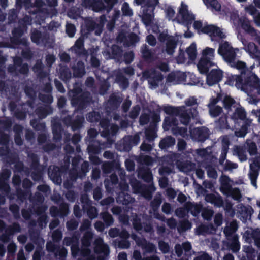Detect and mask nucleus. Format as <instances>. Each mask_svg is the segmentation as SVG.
Here are the masks:
<instances>
[{
  "label": "nucleus",
  "mask_w": 260,
  "mask_h": 260,
  "mask_svg": "<svg viewBox=\"0 0 260 260\" xmlns=\"http://www.w3.org/2000/svg\"><path fill=\"white\" fill-rule=\"evenodd\" d=\"M176 116L179 117L181 123L186 126L188 125L191 119L190 114L184 107H180Z\"/></svg>",
  "instance_id": "6ab92c4d"
},
{
  "label": "nucleus",
  "mask_w": 260,
  "mask_h": 260,
  "mask_svg": "<svg viewBox=\"0 0 260 260\" xmlns=\"http://www.w3.org/2000/svg\"><path fill=\"white\" fill-rule=\"evenodd\" d=\"M140 141V138L138 134H135L134 136L128 135L125 137L123 142V149L125 151H129L132 147L139 144Z\"/></svg>",
  "instance_id": "9d476101"
},
{
  "label": "nucleus",
  "mask_w": 260,
  "mask_h": 260,
  "mask_svg": "<svg viewBox=\"0 0 260 260\" xmlns=\"http://www.w3.org/2000/svg\"><path fill=\"white\" fill-rule=\"evenodd\" d=\"M101 115L99 112L93 111L88 113L86 116V119L90 122H98L100 121Z\"/></svg>",
  "instance_id": "de8ad7c7"
},
{
  "label": "nucleus",
  "mask_w": 260,
  "mask_h": 260,
  "mask_svg": "<svg viewBox=\"0 0 260 260\" xmlns=\"http://www.w3.org/2000/svg\"><path fill=\"white\" fill-rule=\"evenodd\" d=\"M100 126L103 129L102 135L104 136H108L110 135V121L107 118H101L99 121Z\"/></svg>",
  "instance_id": "4c0bfd02"
},
{
  "label": "nucleus",
  "mask_w": 260,
  "mask_h": 260,
  "mask_svg": "<svg viewBox=\"0 0 260 260\" xmlns=\"http://www.w3.org/2000/svg\"><path fill=\"white\" fill-rule=\"evenodd\" d=\"M214 52V49L208 47L203 50L202 57L197 64L198 70L201 74H207L209 69L215 65L213 62Z\"/></svg>",
  "instance_id": "f03ea898"
},
{
  "label": "nucleus",
  "mask_w": 260,
  "mask_h": 260,
  "mask_svg": "<svg viewBox=\"0 0 260 260\" xmlns=\"http://www.w3.org/2000/svg\"><path fill=\"white\" fill-rule=\"evenodd\" d=\"M241 76V73H240L239 75H232L228 78L225 83L230 86H233L235 85L237 88L240 89V87H239V85L238 84V80L239 77Z\"/></svg>",
  "instance_id": "5fc2aeb1"
},
{
  "label": "nucleus",
  "mask_w": 260,
  "mask_h": 260,
  "mask_svg": "<svg viewBox=\"0 0 260 260\" xmlns=\"http://www.w3.org/2000/svg\"><path fill=\"white\" fill-rule=\"evenodd\" d=\"M53 139L56 141H59L62 139V128L61 124L59 122L53 123L52 127Z\"/></svg>",
  "instance_id": "b1692460"
},
{
  "label": "nucleus",
  "mask_w": 260,
  "mask_h": 260,
  "mask_svg": "<svg viewBox=\"0 0 260 260\" xmlns=\"http://www.w3.org/2000/svg\"><path fill=\"white\" fill-rule=\"evenodd\" d=\"M239 21L242 28L246 32L252 36H256L257 35V30L251 26L250 22L247 18L246 17L240 18Z\"/></svg>",
  "instance_id": "dca6fc26"
},
{
  "label": "nucleus",
  "mask_w": 260,
  "mask_h": 260,
  "mask_svg": "<svg viewBox=\"0 0 260 260\" xmlns=\"http://www.w3.org/2000/svg\"><path fill=\"white\" fill-rule=\"evenodd\" d=\"M18 11L15 9L10 10L8 13V20L9 23H13L16 22L18 18Z\"/></svg>",
  "instance_id": "0e129e2a"
},
{
  "label": "nucleus",
  "mask_w": 260,
  "mask_h": 260,
  "mask_svg": "<svg viewBox=\"0 0 260 260\" xmlns=\"http://www.w3.org/2000/svg\"><path fill=\"white\" fill-rule=\"evenodd\" d=\"M205 74L207 75L206 83L210 86L218 83L223 76V73L220 69H212L209 73Z\"/></svg>",
  "instance_id": "6e6552de"
},
{
  "label": "nucleus",
  "mask_w": 260,
  "mask_h": 260,
  "mask_svg": "<svg viewBox=\"0 0 260 260\" xmlns=\"http://www.w3.org/2000/svg\"><path fill=\"white\" fill-rule=\"evenodd\" d=\"M152 127H149L146 129L145 134V137L149 141H153L156 137V129Z\"/></svg>",
  "instance_id": "6e6d98bb"
},
{
  "label": "nucleus",
  "mask_w": 260,
  "mask_h": 260,
  "mask_svg": "<svg viewBox=\"0 0 260 260\" xmlns=\"http://www.w3.org/2000/svg\"><path fill=\"white\" fill-rule=\"evenodd\" d=\"M178 121L176 118L172 116L166 117L163 122L162 127L164 131H169L173 126H177Z\"/></svg>",
  "instance_id": "bb28decb"
},
{
  "label": "nucleus",
  "mask_w": 260,
  "mask_h": 260,
  "mask_svg": "<svg viewBox=\"0 0 260 260\" xmlns=\"http://www.w3.org/2000/svg\"><path fill=\"white\" fill-rule=\"evenodd\" d=\"M123 61L126 64H129L134 59L135 54L133 51L126 52L122 55Z\"/></svg>",
  "instance_id": "338daca9"
},
{
  "label": "nucleus",
  "mask_w": 260,
  "mask_h": 260,
  "mask_svg": "<svg viewBox=\"0 0 260 260\" xmlns=\"http://www.w3.org/2000/svg\"><path fill=\"white\" fill-rule=\"evenodd\" d=\"M92 100L90 93L88 91H84L80 95L72 98L71 102L73 106L77 111H82L86 109Z\"/></svg>",
  "instance_id": "7ed1b4c3"
},
{
  "label": "nucleus",
  "mask_w": 260,
  "mask_h": 260,
  "mask_svg": "<svg viewBox=\"0 0 260 260\" xmlns=\"http://www.w3.org/2000/svg\"><path fill=\"white\" fill-rule=\"evenodd\" d=\"M253 213V209L250 206H243V207L241 208L240 214L244 218L247 219L251 218Z\"/></svg>",
  "instance_id": "8fccbe9b"
},
{
  "label": "nucleus",
  "mask_w": 260,
  "mask_h": 260,
  "mask_svg": "<svg viewBox=\"0 0 260 260\" xmlns=\"http://www.w3.org/2000/svg\"><path fill=\"white\" fill-rule=\"evenodd\" d=\"M153 11L154 9L147 7L144 8L142 21L145 26H149L152 23L154 17Z\"/></svg>",
  "instance_id": "2eb2a0df"
},
{
  "label": "nucleus",
  "mask_w": 260,
  "mask_h": 260,
  "mask_svg": "<svg viewBox=\"0 0 260 260\" xmlns=\"http://www.w3.org/2000/svg\"><path fill=\"white\" fill-rule=\"evenodd\" d=\"M243 251L245 252V255L248 260H255L256 253L255 249L251 245H244L243 246Z\"/></svg>",
  "instance_id": "72a5a7b5"
},
{
  "label": "nucleus",
  "mask_w": 260,
  "mask_h": 260,
  "mask_svg": "<svg viewBox=\"0 0 260 260\" xmlns=\"http://www.w3.org/2000/svg\"><path fill=\"white\" fill-rule=\"evenodd\" d=\"M122 102V99L116 95L112 94L110 95L108 103L110 107L113 109H117Z\"/></svg>",
  "instance_id": "cd10ccee"
},
{
  "label": "nucleus",
  "mask_w": 260,
  "mask_h": 260,
  "mask_svg": "<svg viewBox=\"0 0 260 260\" xmlns=\"http://www.w3.org/2000/svg\"><path fill=\"white\" fill-rule=\"evenodd\" d=\"M123 50L121 47L113 44L111 47V58L120 62L122 60Z\"/></svg>",
  "instance_id": "4be33fe9"
},
{
  "label": "nucleus",
  "mask_w": 260,
  "mask_h": 260,
  "mask_svg": "<svg viewBox=\"0 0 260 260\" xmlns=\"http://www.w3.org/2000/svg\"><path fill=\"white\" fill-rule=\"evenodd\" d=\"M222 56L225 61L234 68L238 70L245 67V62L241 60H236V53L233 48L224 53Z\"/></svg>",
  "instance_id": "0eeeda50"
},
{
  "label": "nucleus",
  "mask_w": 260,
  "mask_h": 260,
  "mask_svg": "<svg viewBox=\"0 0 260 260\" xmlns=\"http://www.w3.org/2000/svg\"><path fill=\"white\" fill-rule=\"evenodd\" d=\"M60 77L64 82H69L72 77V73L70 69L67 67L60 71Z\"/></svg>",
  "instance_id": "09e8293b"
},
{
  "label": "nucleus",
  "mask_w": 260,
  "mask_h": 260,
  "mask_svg": "<svg viewBox=\"0 0 260 260\" xmlns=\"http://www.w3.org/2000/svg\"><path fill=\"white\" fill-rule=\"evenodd\" d=\"M203 1L207 6H210L216 11H220L221 5L217 0H203Z\"/></svg>",
  "instance_id": "3c124183"
},
{
  "label": "nucleus",
  "mask_w": 260,
  "mask_h": 260,
  "mask_svg": "<svg viewBox=\"0 0 260 260\" xmlns=\"http://www.w3.org/2000/svg\"><path fill=\"white\" fill-rule=\"evenodd\" d=\"M21 230V226L18 222H14L10 225H6V229H4L5 232L10 236L16 233L20 232Z\"/></svg>",
  "instance_id": "c9c22d12"
},
{
  "label": "nucleus",
  "mask_w": 260,
  "mask_h": 260,
  "mask_svg": "<svg viewBox=\"0 0 260 260\" xmlns=\"http://www.w3.org/2000/svg\"><path fill=\"white\" fill-rule=\"evenodd\" d=\"M180 107H174L172 106H165L163 108V110L165 113H166L168 115L176 116L177 114L179 113V109Z\"/></svg>",
  "instance_id": "864d4df0"
},
{
  "label": "nucleus",
  "mask_w": 260,
  "mask_h": 260,
  "mask_svg": "<svg viewBox=\"0 0 260 260\" xmlns=\"http://www.w3.org/2000/svg\"><path fill=\"white\" fill-rule=\"evenodd\" d=\"M84 120L83 116L77 115L75 119L73 120L71 125L72 129L73 131H76L80 129L83 125Z\"/></svg>",
  "instance_id": "58836bf2"
},
{
  "label": "nucleus",
  "mask_w": 260,
  "mask_h": 260,
  "mask_svg": "<svg viewBox=\"0 0 260 260\" xmlns=\"http://www.w3.org/2000/svg\"><path fill=\"white\" fill-rule=\"evenodd\" d=\"M179 13L182 16V20L187 24H191L195 19L194 15L189 13L187 5L183 2L181 3V8L179 9Z\"/></svg>",
  "instance_id": "f8f14e48"
},
{
  "label": "nucleus",
  "mask_w": 260,
  "mask_h": 260,
  "mask_svg": "<svg viewBox=\"0 0 260 260\" xmlns=\"http://www.w3.org/2000/svg\"><path fill=\"white\" fill-rule=\"evenodd\" d=\"M238 70L241 76L238 80L240 89L246 93L255 89L260 83L258 76L247 67L246 63L245 67Z\"/></svg>",
  "instance_id": "f257e3e1"
},
{
  "label": "nucleus",
  "mask_w": 260,
  "mask_h": 260,
  "mask_svg": "<svg viewBox=\"0 0 260 260\" xmlns=\"http://www.w3.org/2000/svg\"><path fill=\"white\" fill-rule=\"evenodd\" d=\"M236 103L234 99L230 96L226 95L223 100L224 108L228 111L231 110L232 106Z\"/></svg>",
  "instance_id": "052dcab7"
},
{
  "label": "nucleus",
  "mask_w": 260,
  "mask_h": 260,
  "mask_svg": "<svg viewBox=\"0 0 260 260\" xmlns=\"http://www.w3.org/2000/svg\"><path fill=\"white\" fill-rule=\"evenodd\" d=\"M209 114L212 117H217L222 112V108L218 105H209Z\"/></svg>",
  "instance_id": "c03bdc74"
},
{
  "label": "nucleus",
  "mask_w": 260,
  "mask_h": 260,
  "mask_svg": "<svg viewBox=\"0 0 260 260\" xmlns=\"http://www.w3.org/2000/svg\"><path fill=\"white\" fill-rule=\"evenodd\" d=\"M118 167V164L115 161L104 162L102 165V169L105 173H111Z\"/></svg>",
  "instance_id": "473e14b6"
},
{
  "label": "nucleus",
  "mask_w": 260,
  "mask_h": 260,
  "mask_svg": "<svg viewBox=\"0 0 260 260\" xmlns=\"http://www.w3.org/2000/svg\"><path fill=\"white\" fill-rule=\"evenodd\" d=\"M117 202L123 205H128L134 201V199L128 193H122L119 194L117 199Z\"/></svg>",
  "instance_id": "7c9ffc66"
},
{
  "label": "nucleus",
  "mask_w": 260,
  "mask_h": 260,
  "mask_svg": "<svg viewBox=\"0 0 260 260\" xmlns=\"http://www.w3.org/2000/svg\"><path fill=\"white\" fill-rule=\"evenodd\" d=\"M140 52L141 53L142 58L145 61L151 62L153 60L154 52L146 44H143L141 46Z\"/></svg>",
  "instance_id": "a211bd4d"
},
{
  "label": "nucleus",
  "mask_w": 260,
  "mask_h": 260,
  "mask_svg": "<svg viewBox=\"0 0 260 260\" xmlns=\"http://www.w3.org/2000/svg\"><path fill=\"white\" fill-rule=\"evenodd\" d=\"M230 178L226 175H222L221 177L220 191L223 193L225 191H228L231 188V185L229 183Z\"/></svg>",
  "instance_id": "79ce46f5"
},
{
  "label": "nucleus",
  "mask_w": 260,
  "mask_h": 260,
  "mask_svg": "<svg viewBox=\"0 0 260 260\" xmlns=\"http://www.w3.org/2000/svg\"><path fill=\"white\" fill-rule=\"evenodd\" d=\"M73 76L76 78H81L86 73L85 65L82 61H78L77 65L72 67Z\"/></svg>",
  "instance_id": "aec40b11"
},
{
  "label": "nucleus",
  "mask_w": 260,
  "mask_h": 260,
  "mask_svg": "<svg viewBox=\"0 0 260 260\" xmlns=\"http://www.w3.org/2000/svg\"><path fill=\"white\" fill-rule=\"evenodd\" d=\"M9 210L12 213L14 218L17 220L20 218V208L16 204H11L9 206Z\"/></svg>",
  "instance_id": "69168bd1"
},
{
  "label": "nucleus",
  "mask_w": 260,
  "mask_h": 260,
  "mask_svg": "<svg viewBox=\"0 0 260 260\" xmlns=\"http://www.w3.org/2000/svg\"><path fill=\"white\" fill-rule=\"evenodd\" d=\"M160 121V114L155 112H153L151 116V121L149 124V126L156 128L157 124Z\"/></svg>",
  "instance_id": "680f3d73"
},
{
  "label": "nucleus",
  "mask_w": 260,
  "mask_h": 260,
  "mask_svg": "<svg viewBox=\"0 0 260 260\" xmlns=\"http://www.w3.org/2000/svg\"><path fill=\"white\" fill-rule=\"evenodd\" d=\"M132 224L134 229L136 231L142 230L143 224L141 222V220L137 215H136L135 217L133 218Z\"/></svg>",
  "instance_id": "774afa93"
},
{
  "label": "nucleus",
  "mask_w": 260,
  "mask_h": 260,
  "mask_svg": "<svg viewBox=\"0 0 260 260\" xmlns=\"http://www.w3.org/2000/svg\"><path fill=\"white\" fill-rule=\"evenodd\" d=\"M151 188V187L149 186H145L141 188V193L142 196L147 200H150L152 198Z\"/></svg>",
  "instance_id": "603ef678"
},
{
  "label": "nucleus",
  "mask_w": 260,
  "mask_h": 260,
  "mask_svg": "<svg viewBox=\"0 0 260 260\" xmlns=\"http://www.w3.org/2000/svg\"><path fill=\"white\" fill-rule=\"evenodd\" d=\"M71 49L78 56H85L87 55V51L84 46V41L82 39L77 40Z\"/></svg>",
  "instance_id": "ddd939ff"
},
{
  "label": "nucleus",
  "mask_w": 260,
  "mask_h": 260,
  "mask_svg": "<svg viewBox=\"0 0 260 260\" xmlns=\"http://www.w3.org/2000/svg\"><path fill=\"white\" fill-rule=\"evenodd\" d=\"M233 48L230 45L229 43L227 41L224 42V43L220 44L218 49V53L220 55L222 56L224 53L229 51Z\"/></svg>",
  "instance_id": "13d9d810"
},
{
  "label": "nucleus",
  "mask_w": 260,
  "mask_h": 260,
  "mask_svg": "<svg viewBox=\"0 0 260 260\" xmlns=\"http://www.w3.org/2000/svg\"><path fill=\"white\" fill-rule=\"evenodd\" d=\"M177 44L178 40L174 36L167 40V42L166 43L165 49L166 53L170 55H173L177 47Z\"/></svg>",
  "instance_id": "412c9836"
},
{
  "label": "nucleus",
  "mask_w": 260,
  "mask_h": 260,
  "mask_svg": "<svg viewBox=\"0 0 260 260\" xmlns=\"http://www.w3.org/2000/svg\"><path fill=\"white\" fill-rule=\"evenodd\" d=\"M100 217L103 221L106 227L111 226L114 223V219L111 214L108 211L102 212L100 214Z\"/></svg>",
  "instance_id": "c85d7f7f"
},
{
  "label": "nucleus",
  "mask_w": 260,
  "mask_h": 260,
  "mask_svg": "<svg viewBox=\"0 0 260 260\" xmlns=\"http://www.w3.org/2000/svg\"><path fill=\"white\" fill-rule=\"evenodd\" d=\"M246 112L243 107L237 108L232 115V118L235 121L239 120L244 121L246 119Z\"/></svg>",
  "instance_id": "393cba45"
},
{
  "label": "nucleus",
  "mask_w": 260,
  "mask_h": 260,
  "mask_svg": "<svg viewBox=\"0 0 260 260\" xmlns=\"http://www.w3.org/2000/svg\"><path fill=\"white\" fill-rule=\"evenodd\" d=\"M234 153L238 157L241 162L245 161L247 159L246 148L244 146H236L234 149Z\"/></svg>",
  "instance_id": "c756f323"
},
{
  "label": "nucleus",
  "mask_w": 260,
  "mask_h": 260,
  "mask_svg": "<svg viewBox=\"0 0 260 260\" xmlns=\"http://www.w3.org/2000/svg\"><path fill=\"white\" fill-rule=\"evenodd\" d=\"M228 248L234 253L240 250V244L238 240V237L237 236L232 237L231 241L228 243Z\"/></svg>",
  "instance_id": "f704fd0d"
},
{
  "label": "nucleus",
  "mask_w": 260,
  "mask_h": 260,
  "mask_svg": "<svg viewBox=\"0 0 260 260\" xmlns=\"http://www.w3.org/2000/svg\"><path fill=\"white\" fill-rule=\"evenodd\" d=\"M48 174L53 181L61 180V171L58 167L54 166L51 171L49 170Z\"/></svg>",
  "instance_id": "ea45409f"
},
{
  "label": "nucleus",
  "mask_w": 260,
  "mask_h": 260,
  "mask_svg": "<svg viewBox=\"0 0 260 260\" xmlns=\"http://www.w3.org/2000/svg\"><path fill=\"white\" fill-rule=\"evenodd\" d=\"M162 203V198L160 194L156 195L150 203V207L153 212H157Z\"/></svg>",
  "instance_id": "a18cd8bd"
},
{
  "label": "nucleus",
  "mask_w": 260,
  "mask_h": 260,
  "mask_svg": "<svg viewBox=\"0 0 260 260\" xmlns=\"http://www.w3.org/2000/svg\"><path fill=\"white\" fill-rule=\"evenodd\" d=\"M87 151L89 155H95L100 153L101 147L99 143L97 141H93L90 143L87 147Z\"/></svg>",
  "instance_id": "e433bc0d"
},
{
  "label": "nucleus",
  "mask_w": 260,
  "mask_h": 260,
  "mask_svg": "<svg viewBox=\"0 0 260 260\" xmlns=\"http://www.w3.org/2000/svg\"><path fill=\"white\" fill-rule=\"evenodd\" d=\"M67 253V250L64 247H60L59 245L58 249H56L54 254L56 258L58 257L60 260H63L66 257Z\"/></svg>",
  "instance_id": "4d7b16f0"
},
{
  "label": "nucleus",
  "mask_w": 260,
  "mask_h": 260,
  "mask_svg": "<svg viewBox=\"0 0 260 260\" xmlns=\"http://www.w3.org/2000/svg\"><path fill=\"white\" fill-rule=\"evenodd\" d=\"M32 20L31 16L25 15L23 18L19 20V25L22 26L23 28L26 29L27 25H31Z\"/></svg>",
  "instance_id": "e2e57ef3"
},
{
  "label": "nucleus",
  "mask_w": 260,
  "mask_h": 260,
  "mask_svg": "<svg viewBox=\"0 0 260 260\" xmlns=\"http://www.w3.org/2000/svg\"><path fill=\"white\" fill-rule=\"evenodd\" d=\"M216 127L219 130L223 131L230 128V126L228 122V116L226 114H223L220 118L215 121Z\"/></svg>",
  "instance_id": "5701e85b"
},
{
  "label": "nucleus",
  "mask_w": 260,
  "mask_h": 260,
  "mask_svg": "<svg viewBox=\"0 0 260 260\" xmlns=\"http://www.w3.org/2000/svg\"><path fill=\"white\" fill-rule=\"evenodd\" d=\"M252 240H254L255 246L260 250V230L259 229H252Z\"/></svg>",
  "instance_id": "bf43d9fd"
},
{
  "label": "nucleus",
  "mask_w": 260,
  "mask_h": 260,
  "mask_svg": "<svg viewBox=\"0 0 260 260\" xmlns=\"http://www.w3.org/2000/svg\"><path fill=\"white\" fill-rule=\"evenodd\" d=\"M80 5L84 9H91L99 12L105 8V4L102 0H79Z\"/></svg>",
  "instance_id": "423d86ee"
},
{
  "label": "nucleus",
  "mask_w": 260,
  "mask_h": 260,
  "mask_svg": "<svg viewBox=\"0 0 260 260\" xmlns=\"http://www.w3.org/2000/svg\"><path fill=\"white\" fill-rule=\"evenodd\" d=\"M239 21L242 28L246 32L252 36H256L257 35V30L251 26L250 22L247 18L246 17L240 18Z\"/></svg>",
  "instance_id": "f3484780"
},
{
  "label": "nucleus",
  "mask_w": 260,
  "mask_h": 260,
  "mask_svg": "<svg viewBox=\"0 0 260 260\" xmlns=\"http://www.w3.org/2000/svg\"><path fill=\"white\" fill-rule=\"evenodd\" d=\"M186 52L189 59L192 61L194 60L197 55L196 44L194 43H191L186 49Z\"/></svg>",
  "instance_id": "a19ab883"
},
{
  "label": "nucleus",
  "mask_w": 260,
  "mask_h": 260,
  "mask_svg": "<svg viewBox=\"0 0 260 260\" xmlns=\"http://www.w3.org/2000/svg\"><path fill=\"white\" fill-rule=\"evenodd\" d=\"M203 33L208 35L212 38L218 37L220 39H223L225 37L220 28L214 25H206L204 26Z\"/></svg>",
  "instance_id": "9b49d317"
},
{
  "label": "nucleus",
  "mask_w": 260,
  "mask_h": 260,
  "mask_svg": "<svg viewBox=\"0 0 260 260\" xmlns=\"http://www.w3.org/2000/svg\"><path fill=\"white\" fill-rule=\"evenodd\" d=\"M53 112V109L50 105L41 106L36 108L35 110V114L40 119H43Z\"/></svg>",
  "instance_id": "4468645a"
},
{
  "label": "nucleus",
  "mask_w": 260,
  "mask_h": 260,
  "mask_svg": "<svg viewBox=\"0 0 260 260\" xmlns=\"http://www.w3.org/2000/svg\"><path fill=\"white\" fill-rule=\"evenodd\" d=\"M227 197H231L235 200H239L241 198V194L240 189L238 188H233L228 191H225L222 193Z\"/></svg>",
  "instance_id": "2f4dec72"
},
{
  "label": "nucleus",
  "mask_w": 260,
  "mask_h": 260,
  "mask_svg": "<svg viewBox=\"0 0 260 260\" xmlns=\"http://www.w3.org/2000/svg\"><path fill=\"white\" fill-rule=\"evenodd\" d=\"M191 136L194 140L204 142L209 137V130L205 126L197 127L192 131Z\"/></svg>",
  "instance_id": "1a4fd4ad"
},
{
  "label": "nucleus",
  "mask_w": 260,
  "mask_h": 260,
  "mask_svg": "<svg viewBox=\"0 0 260 260\" xmlns=\"http://www.w3.org/2000/svg\"><path fill=\"white\" fill-rule=\"evenodd\" d=\"M175 144V138L171 136H168L160 140L159 146L161 149H166L173 146Z\"/></svg>",
  "instance_id": "a878e982"
},
{
  "label": "nucleus",
  "mask_w": 260,
  "mask_h": 260,
  "mask_svg": "<svg viewBox=\"0 0 260 260\" xmlns=\"http://www.w3.org/2000/svg\"><path fill=\"white\" fill-rule=\"evenodd\" d=\"M28 157L31 160L30 167L32 170H38L40 169V159L38 156L35 153L28 154Z\"/></svg>",
  "instance_id": "37998d69"
},
{
  "label": "nucleus",
  "mask_w": 260,
  "mask_h": 260,
  "mask_svg": "<svg viewBox=\"0 0 260 260\" xmlns=\"http://www.w3.org/2000/svg\"><path fill=\"white\" fill-rule=\"evenodd\" d=\"M50 214L53 217H59L64 218L69 213V205L65 202H62L57 207L55 206H52L49 209Z\"/></svg>",
  "instance_id": "39448f33"
},
{
  "label": "nucleus",
  "mask_w": 260,
  "mask_h": 260,
  "mask_svg": "<svg viewBox=\"0 0 260 260\" xmlns=\"http://www.w3.org/2000/svg\"><path fill=\"white\" fill-rule=\"evenodd\" d=\"M13 62L14 65L8 68L10 72H15L24 75L28 74L29 66L27 63H23V60L21 57H14Z\"/></svg>",
  "instance_id": "20e7f679"
},
{
  "label": "nucleus",
  "mask_w": 260,
  "mask_h": 260,
  "mask_svg": "<svg viewBox=\"0 0 260 260\" xmlns=\"http://www.w3.org/2000/svg\"><path fill=\"white\" fill-rule=\"evenodd\" d=\"M0 192L7 196L10 193V187L8 181L0 179Z\"/></svg>",
  "instance_id": "49530a36"
}]
</instances>
